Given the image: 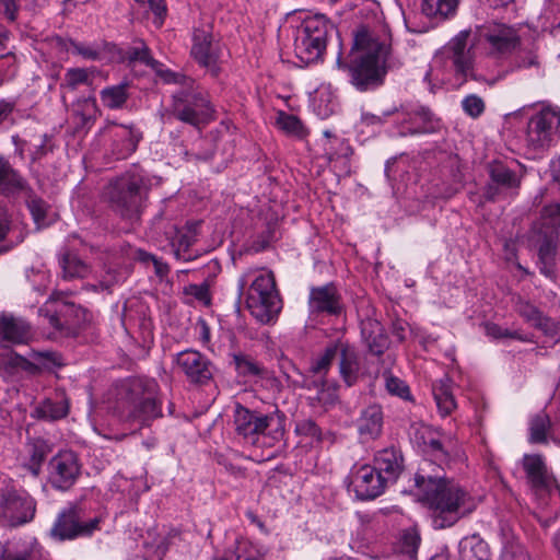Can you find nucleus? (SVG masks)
<instances>
[{
	"mask_svg": "<svg viewBox=\"0 0 560 560\" xmlns=\"http://www.w3.org/2000/svg\"><path fill=\"white\" fill-rule=\"evenodd\" d=\"M357 425L359 434L365 440L378 438L383 428V411L381 406L371 405L363 409Z\"/></svg>",
	"mask_w": 560,
	"mask_h": 560,
	"instance_id": "obj_31",
	"label": "nucleus"
},
{
	"mask_svg": "<svg viewBox=\"0 0 560 560\" xmlns=\"http://www.w3.org/2000/svg\"><path fill=\"white\" fill-rule=\"evenodd\" d=\"M246 294L250 314L260 323H270L281 311L282 301L272 272L247 270L237 280V303Z\"/></svg>",
	"mask_w": 560,
	"mask_h": 560,
	"instance_id": "obj_5",
	"label": "nucleus"
},
{
	"mask_svg": "<svg viewBox=\"0 0 560 560\" xmlns=\"http://www.w3.org/2000/svg\"><path fill=\"white\" fill-rule=\"evenodd\" d=\"M522 464L526 472V478L535 490H550L555 479L548 472L540 455H524Z\"/></svg>",
	"mask_w": 560,
	"mask_h": 560,
	"instance_id": "obj_27",
	"label": "nucleus"
},
{
	"mask_svg": "<svg viewBox=\"0 0 560 560\" xmlns=\"http://www.w3.org/2000/svg\"><path fill=\"white\" fill-rule=\"evenodd\" d=\"M31 325L21 317L0 314V347L10 348L13 345H26L32 339Z\"/></svg>",
	"mask_w": 560,
	"mask_h": 560,
	"instance_id": "obj_21",
	"label": "nucleus"
},
{
	"mask_svg": "<svg viewBox=\"0 0 560 560\" xmlns=\"http://www.w3.org/2000/svg\"><path fill=\"white\" fill-rule=\"evenodd\" d=\"M72 47L77 54L83 56L86 59L95 60L98 57L97 50L90 46H85L81 43H72Z\"/></svg>",
	"mask_w": 560,
	"mask_h": 560,
	"instance_id": "obj_63",
	"label": "nucleus"
},
{
	"mask_svg": "<svg viewBox=\"0 0 560 560\" xmlns=\"http://www.w3.org/2000/svg\"><path fill=\"white\" fill-rule=\"evenodd\" d=\"M339 374L348 387L357 384L361 376L360 357L354 347L347 342L339 345L338 352Z\"/></svg>",
	"mask_w": 560,
	"mask_h": 560,
	"instance_id": "obj_26",
	"label": "nucleus"
},
{
	"mask_svg": "<svg viewBox=\"0 0 560 560\" xmlns=\"http://www.w3.org/2000/svg\"><path fill=\"white\" fill-rule=\"evenodd\" d=\"M335 32L334 23L324 14L305 18L296 30L295 38L326 48L328 36Z\"/></svg>",
	"mask_w": 560,
	"mask_h": 560,
	"instance_id": "obj_20",
	"label": "nucleus"
},
{
	"mask_svg": "<svg viewBox=\"0 0 560 560\" xmlns=\"http://www.w3.org/2000/svg\"><path fill=\"white\" fill-rule=\"evenodd\" d=\"M167 82H189L188 89H182L173 95L172 114L185 124L199 127L212 118L213 107L207 92L194 88V81L182 74L168 73Z\"/></svg>",
	"mask_w": 560,
	"mask_h": 560,
	"instance_id": "obj_8",
	"label": "nucleus"
},
{
	"mask_svg": "<svg viewBox=\"0 0 560 560\" xmlns=\"http://www.w3.org/2000/svg\"><path fill=\"white\" fill-rule=\"evenodd\" d=\"M385 376V386L388 393L396 395L402 399L410 398V390L407 384L398 377H395L390 374H384Z\"/></svg>",
	"mask_w": 560,
	"mask_h": 560,
	"instance_id": "obj_57",
	"label": "nucleus"
},
{
	"mask_svg": "<svg viewBox=\"0 0 560 560\" xmlns=\"http://www.w3.org/2000/svg\"><path fill=\"white\" fill-rule=\"evenodd\" d=\"M361 332L371 353L381 355L388 348V338L380 322L375 319L362 322Z\"/></svg>",
	"mask_w": 560,
	"mask_h": 560,
	"instance_id": "obj_34",
	"label": "nucleus"
},
{
	"mask_svg": "<svg viewBox=\"0 0 560 560\" xmlns=\"http://www.w3.org/2000/svg\"><path fill=\"white\" fill-rule=\"evenodd\" d=\"M277 126L281 130L291 135H299L302 130V124L296 116L285 114L282 112L279 114L277 118Z\"/></svg>",
	"mask_w": 560,
	"mask_h": 560,
	"instance_id": "obj_58",
	"label": "nucleus"
},
{
	"mask_svg": "<svg viewBox=\"0 0 560 560\" xmlns=\"http://www.w3.org/2000/svg\"><path fill=\"white\" fill-rule=\"evenodd\" d=\"M10 230V217L7 208L0 203V242L3 241Z\"/></svg>",
	"mask_w": 560,
	"mask_h": 560,
	"instance_id": "obj_62",
	"label": "nucleus"
},
{
	"mask_svg": "<svg viewBox=\"0 0 560 560\" xmlns=\"http://www.w3.org/2000/svg\"><path fill=\"white\" fill-rule=\"evenodd\" d=\"M458 0H423L422 12L430 18L446 19L457 9Z\"/></svg>",
	"mask_w": 560,
	"mask_h": 560,
	"instance_id": "obj_45",
	"label": "nucleus"
},
{
	"mask_svg": "<svg viewBox=\"0 0 560 560\" xmlns=\"http://www.w3.org/2000/svg\"><path fill=\"white\" fill-rule=\"evenodd\" d=\"M130 271L120 265H106L96 283H89L84 288L93 292L113 293L115 287L120 285L129 277Z\"/></svg>",
	"mask_w": 560,
	"mask_h": 560,
	"instance_id": "obj_29",
	"label": "nucleus"
},
{
	"mask_svg": "<svg viewBox=\"0 0 560 560\" xmlns=\"http://www.w3.org/2000/svg\"><path fill=\"white\" fill-rule=\"evenodd\" d=\"M420 535L416 529H406L404 530L400 538V550L401 552L413 557L420 545Z\"/></svg>",
	"mask_w": 560,
	"mask_h": 560,
	"instance_id": "obj_54",
	"label": "nucleus"
},
{
	"mask_svg": "<svg viewBox=\"0 0 560 560\" xmlns=\"http://www.w3.org/2000/svg\"><path fill=\"white\" fill-rule=\"evenodd\" d=\"M147 4L155 15L154 24L162 26L167 11L165 0H148Z\"/></svg>",
	"mask_w": 560,
	"mask_h": 560,
	"instance_id": "obj_61",
	"label": "nucleus"
},
{
	"mask_svg": "<svg viewBox=\"0 0 560 560\" xmlns=\"http://www.w3.org/2000/svg\"><path fill=\"white\" fill-rule=\"evenodd\" d=\"M48 452V445L44 441L37 440L32 443L30 450L28 469L33 475L37 476L39 474L40 466L45 460Z\"/></svg>",
	"mask_w": 560,
	"mask_h": 560,
	"instance_id": "obj_50",
	"label": "nucleus"
},
{
	"mask_svg": "<svg viewBox=\"0 0 560 560\" xmlns=\"http://www.w3.org/2000/svg\"><path fill=\"white\" fill-rule=\"evenodd\" d=\"M415 485L434 528L451 527L476 509L474 498L451 479L416 474Z\"/></svg>",
	"mask_w": 560,
	"mask_h": 560,
	"instance_id": "obj_2",
	"label": "nucleus"
},
{
	"mask_svg": "<svg viewBox=\"0 0 560 560\" xmlns=\"http://www.w3.org/2000/svg\"><path fill=\"white\" fill-rule=\"evenodd\" d=\"M67 295L62 291H54L48 303L56 302L58 306L55 314L47 315L48 323L61 336L75 337L88 320L86 310L72 302L63 301Z\"/></svg>",
	"mask_w": 560,
	"mask_h": 560,
	"instance_id": "obj_12",
	"label": "nucleus"
},
{
	"mask_svg": "<svg viewBox=\"0 0 560 560\" xmlns=\"http://www.w3.org/2000/svg\"><path fill=\"white\" fill-rule=\"evenodd\" d=\"M36 513V501L26 491L0 489V526L18 527L31 522Z\"/></svg>",
	"mask_w": 560,
	"mask_h": 560,
	"instance_id": "obj_11",
	"label": "nucleus"
},
{
	"mask_svg": "<svg viewBox=\"0 0 560 560\" xmlns=\"http://www.w3.org/2000/svg\"><path fill=\"white\" fill-rule=\"evenodd\" d=\"M37 362H31L13 351L0 353V373L12 376L19 371L37 373L40 368L51 370L63 365L61 357L56 352H35L33 355Z\"/></svg>",
	"mask_w": 560,
	"mask_h": 560,
	"instance_id": "obj_17",
	"label": "nucleus"
},
{
	"mask_svg": "<svg viewBox=\"0 0 560 560\" xmlns=\"http://www.w3.org/2000/svg\"><path fill=\"white\" fill-rule=\"evenodd\" d=\"M128 88L127 83H120L103 89L101 91L102 104L109 109L122 108L129 98Z\"/></svg>",
	"mask_w": 560,
	"mask_h": 560,
	"instance_id": "obj_39",
	"label": "nucleus"
},
{
	"mask_svg": "<svg viewBox=\"0 0 560 560\" xmlns=\"http://www.w3.org/2000/svg\"><path fill=\"white\" fill-rule=\"evenodd\" d=\"M22 196L25 197L26 206L36 222V224H40L45 221L47 214V205L46 202L36 196L33 188L31 187V191H23Z\"/></svg>",
	"mask_w": 560,
	"mask_h": 560,
	"instance_id": "obj_49",
	"label": "nucleus"
},
{
	"mask_svg": "<svg viewBox=\"0 0 560 560\" xmlns=\"http://www.w3.org/2000/svg\"><path fill=\"white\" fill-rule=\"evenodd\" d=\"M233 362L237 373L245 377H265L266 369L245 353L233 354Z\"/></svg>",
	"mask_w": 560,
	"mask_h": 560,
	"instance_id": "obj_42",
	"label": "nucleus"
},
{
	"mask_svg": "<svg viewBox=\"0 0 560 560\" xmlns=\"http://www.w3.org/2000/svg\"><path fill=\"white\" fill-rule=\"evenodd\" d=\"M462 108L466 115L476 119L483 114L486 104L480 96L476 94H469L462 101Z\"/></svg>",
	"mask_w": 560,
	"mask_h": 560,
	"instance_id": "obj_53",
	"label": "nucleus"
},
{
	"mask_svg": "<svg viewBox=\"0 0 560 560\" xmlns=\"http://www.w3.org/2000/svg\"><path fill=\"white\" fill-rule=\"evenodd\" d=\"M159 385L154 380L130 377L122 381L117 388V404L126 421L137 422L142 427L162 417L156 399Z\"/></svg>",
	"mask_w": 560,
	"mask_h": 560,
	"instance_id": "obj_4",
	"label": "nucleus"
},
{
	"mask_svg": "<svg viewBox=\"0 0 560 560\" xmlns=\"http://www.w3.org/2000/svg\"><path fill=\"white\" fill-rule=\"evenodd\" d=\"M460 560H490L488 545L475 537L465 539L460 544Z\"/></svg>",
	"mask_w": 560,
	"mask_h": 560,
	"instance_id": "obj_44",
	"label": "nucleus"
},
{
	"mask_svg": "<svg viewBox=\"0 0 560 560\" xmlns=\"http://www.w3.org/2000/svg\"><path fill=\"white\" fill-rule=\"evenodd\" d=\"M58 264L65 280L83 279L91 272L90 266L78 254L68 249L58 255Z\"/></svg>",
	"mask_w": 560,
	"mask_h": 560,
	"instance_id": "obj_36",
	"label": "nucleus"
},
{
	"mask_svg": "<svg viewBox=\"0 0 560 560\" xmlns=\"http://www.w3.org/2000/svg\"><path fill=\"white\" fill-rule=\"evenodd\" d=\"M186 293L194 296L199 302H202L205 304H210L211 296H210V290L209 284L203 282L201 284H189L186 288Z\"/></svg>",
	"mask_w": 560,
	"mask_h": 560,
	"instance_id": "obj_60",
	"label": "nucleus"
},
{
	"mask_svg": "<svg viewBox=\"0 0 560 560\" xmlns=\"http://www.w3.org/2000/svg\"><path fill=\"white\" fill-rule=\"evenodd\" d=\"M213 560H265V556L249 540L237 539L233 549L228 550L222 557L213 558Z\"/></svg>",
	"mask_w": 560,
	"mask_h": 560,
	"instance_id": "obj_37",
	"label": "nucleus"
},
{
	"mask_svg": "<svg viewBox=\"0 0 560 560\" xmlns=\"http://www.w3.org/2000/svg\"><path fill=\"white\" fill-rule=\"evenodd\" d=\"M325 49L324 46H317L296 38L294 39V54L302 66H308L318 61L323 57Z\"/></svg>",
	"mask_w": 560,
	"mask_h": 560,
	"instance_id": "obj_43",
	"label": "nucleus"
},
{
	"mask_svg": "<svg viewBox=\"0 0 560 560\" xmlns=\"http://www.w3.org/2000/svg\"><path fill=\"white\" fill-rule=\"evenodd\" d=\"M97 106L96 101L93 97H86L79 100L73 105V116L77 119L78 128L90 127L96 118Z\"/></svg>",
	"mask_w": 560,
	"mask_h": 560,
	"instance_id": "obj_41",
	"label": "nucleus"
},
{
	"mask_svg": "<svg viewBox=\"0 0 560 560\" xmlns=\"http://www.w3.org/2000/svg\"><path fill=\"white\" fill-rule=\"evenodd\" d=\"M560 228V202L545 206L533 225L530 242L537 248L539 269L546 277H556V255Z\"/></svg>",
	"mask_w": 560,
	"mask_h": 560,
	"instance_id": "obj_7",
	"label": "nucleus"
},
{
	"mask_svg": "<svg viewBox=\"0 0 560 560\" xmlns=\"http://www.w3.org/2000/svg\"><path fill=\"white\" fill-rule=\"evenodd\" d=\"M479 36L487 43L489 54L495 57L512 54L521 44L517 30L500 22L482 25Z\"/></svg>",
	"mask_w": 560,
	"mask_h": 560,
	"instance_id": "obj_16",
	"label": "nucleus"
},
{
	"mask_svg": "<svg viewBox=\"0 0 560 560\" xmlns=\"http://www.w3.org/2000/svg\"><path fill=\"white\" fill-rule=\"evenodd\" d=\"M432 394L441 417H447L456 409L453 381L448 376L445 375L432 384Z\"/></svg>",
	"mask_w": 560,
	"mask_h": 560,
	"instance_id": "obj_32",
	"label": "nucleus"
},
{
	"mask_svg": "<svg viewBox=\"0 0 560 560\" xmlns=\"http://www.w3.org/2000/svg\"><path fill=\"white\" fill-rule=\"evenodd\" d=\"M310 308L316 313L339 315L342 311L340 296L332 283L313 288L310 293Z\"/></svg>",
	"mask_w": 560,
	"mask_h": 560,
	"instance_id": "obj_24",
	"label": "nucleus"
},
{
	"mask_svg": "<svg viewBox=\"0 0 560 560\" xmlns=\"http://www.w3.org/2000/svg\"><path fill=\"white\" fill-rule=\"evenodd\" d=\"M81 475V464L72 451L56 454L48 465V479L52 488L60 491L70 490Z\"/></svg>",
	"mask_w": 560,
	"mask_h": 560,
	"instance_id": "obj_18",
	"label": "nucleus"
},
{
	"mask_svg": "<svg viewBox=\"0 0 560 560\" xmlns=\"http://www.w3.org/2000/svg\"><path fill=\"white\" fill-rule=\"evenodd\" d=\"M470 31H462L444 47V54L458 85L474 75V44H469Z\"/></svg>",
	"mask_w": 560,
	"mask_h": 560,
	"instance_id": "obj_14",
	"label": "nucleus"
},
{
	"mask_svg": "<svg viewBox=\"0 0 560 560\" xmlns=\"http://www.w3.org/2000/svg\"><path fill=\"white\" fill-rule=\"evenodd\" d=\"M339 345H340V341L331 343L328 347H326L323 354L319 355L317 359H315L312 362V364L310 366V372L311 373H319V374L327 376V373L330 370L332 361L336 358H338Z\"/></svg>",
	"mask_w": 560,
	"mask_h": 560,
	"instance_id": "obj_46",
	"label": "nucleus"
},
{
	"mask_svg": "<svg viewBox=\"0 0 560 560\" xmlns=\"http://www.w3.org/2000/svg\"><path fill=\"white\" fill-rule=\"evenodd\" d=\"M405 115V122L409 124L410 127L402 135L433 133L441 127L440 119L427 106H416L406 110Z\"/></svg>",
	"mask_w": 560,
	"mask_h": 560,
	"instance_id": "obj_25",
	"label": "nucleus"
},
{
	"mask_svg": "<svg viewBox=\"0 0 560 560\" xmlns=\"http://www.w3.org/2000/svg\"><path fill=\"white\" fill-rule=\"evenodd\" d=\"M551 427V422L549 416L546 412H539L536 415L532 421L529 427V440L533 443H544L546 442L547 432Z\"/></svg>",
	"mask_w": 560,
	"mask_h": 560,
	"instance_id": "obj_48",
	"label": "nucleus"
},
{
	"mask_svg": "<svg viewBox=\"0 0 560 560\" xmlns=\"http://www.w3.org/2000/svg\"><path fill=\"white\" fill-rule=\"evenodd\" d=\"M0 560H43V547L36 538L22 540L14 549L2 546Z\"/></svg>",
	"mask_w": 560,
	"mask_h": 560,
	"instance_id": "obj_35",
	"label": "nucleus"
},
{
	"mask_svg": "<svg viewBox=\"0 0 560 560\" xmlns=\"http://www.w3.org/2000/svg\"><path fill=\"white\" fill-rule=\"evenodd\" d=\"M173 362L177 373L191 385L205 386L213 380L214 364L198 350H183L174 355Z\"/></svg>",
	"mask_w": 560,
	"mask_h": 560,
	"instance_id": "obj_15",
	"label": "nucleus"
},
{
	"mask_svg": "<svg viewBox=\"0 0 560 560\" xmlns=\"http://www.w3.org/2000/svg\"><path fill=\"white\" fill-rule=\"evenodd\" d=\"M14 109V103L5 100H0V122L11 115Z\"/></svg>",
	"mask_w": 560,
	"mask_h": 560,
	"instance_id": "obj_64",
	"label": "nucleus"
},
{
	"mask_svg": "<svg viewBox=\"0 0 560 560\" xmlns=\"http://www.w3.org/2000/svg\"><path fill=\"white\" fill-rule=\"evenodd\" d=\"M402 455L395 447L380 451L375 456V465L377 470L384 475L387 482H394L402 470Z\"/></svg>",
	"mask_w": 560,
	"mask_h": 560,
	"instance_id": "obj_30",
	"label": "nucleus"
},
{
	"mask_svg": "<svg viewBox=\"0 0 560 560\" xmlns=\"http://www.w3.org/2000/svg\"><path fill=\"white\" fill-rule=\"evenodd\" d=\"M485 328H486L487 336L492 337L494 339L512 338V339H517L521 341L528 340V338L526 336H523L517 330H510L508 328H503L493 323H488Z\"/></svg>",
	"mask_w": 560,
	"mask_h": 560,
	"instance_id": "obj_56",
	"label": "nucleus"
},
{
	"mask_svg": "<svg viewBox=\"0 0 560 560\" xmlns=\"http://www.w3.org/2000/svg\"><path fill=\"white\" fill-rule=\"evenodd\" d=\"M491 180L504 188H516L520 186V178L516 173L510 170L502 162H492L488 166Z\"/></svg>",
	"mask_w": 560,
	"mask_h": 560,
	"instance_id": "obj_40",
	"label": "nucleus"
},
{
	"mask_svg": "<svg viewBox=\"0 0 560 560\" xmlns=\"http://www.w3.org/2000/svg\"><path fill=\"white\" fill-rule=\"evenodd\" d=\"M23 191H31L28 180L7 158L0 155V196L18 199Z\"/></svg>",
	"mask_w": 560,
	"mask_h": 560,
	"instance_id": "obj_22",
	"label": "nucleus"
},
{
	"mask_svg": "<svg viewBox=\"0 0 560 560\" xmlns=\"http://www.w3.org/2000/svg\"><path fill=\"white\" fill-rule=\"evenodd\" d=\"M514 69H540V61L534 49H520L513 58Z\"/></svg>",
	"mask_w": 560,
	"mask_h": 560,
	"instance_id": "obj_51",
	"label": "nucleus"
},
{
	"mask_svg": "<svg viewBox=\"0 0 560 560\" xmlns=\"http://www.w3.org/2000/svg\"><path fill=\"white\" fill-rule=\"evenodd\" d=\"M101 516L86 517L85 510L78 503H70L57 514L49 536L57 541L91 537L100 530Z\"/></svg>",
	"mask_w": 560,
	"mask_h": 560,
	"instance_id": "obj_10",
	"label": "nucleus"
},
{
	"mask_svg": "<svg viewBox=\"0 0 560 560\" xmlns=\"http://www.w3.org/2000/svg\"><path fill=\"white\" fill-rule=\"evenodd\" d=\"M236 436L253 446H273L284 435V416L262 412L236 404L233 415Z\"/></svg>",
	"mask_w": 560,
	"mask_h": 560,
	"instance_id": "obj_6",
	"label": "nucleus"
},
{
	"mask_svg": "<svg viewBox=\"0 0 560 560\" xmlns=\"http://www.w3.org/2000/svg\"><path fill=\"white\" fill-rule=\"evenodd\" d=\"M517 312L528 324L542 330L546 335L551 337L558 336L559 326L529 302H520Z\"/></svg>",
	"mask_w": 560,
	"mask_h": 560,
	"instance_id": "obj_33",
	"label": "nucleus"
},
{
	"mask_svg": "<svg viewBox=\"0 0 560 560\" xmlns=\"http://www.w3.org/2000/svg\"><path fill=\"white\" fill-rule=\"evenodd\" d=\"M350 478L355 495L360 500L377 498L384 492L388 483L384 475L374 466L370 465L354 467Z\"/></svg>",
	"mask_w": 560,
	"mask_h": 560,
	"instance_id": "obj_19",
	"label": "nucleus"
},
{
	"mask_svg": "<svg viewBox=\"0 0 560 560\" xmlns=\"http://www.w3.org/2000/svg\"><path fill=\"white\" fill-rule=\"evenodd\" d=\"M125 59L129 62H141L154 70H158L161 63L150 54V49L143 43L138 46L129 47L125 52Z\"/></svg>",
	"mask_w": 560,
	"mask_h": 560,
	"instance_id": "obj_47",
	"label": "nucleus"
},
{
	"mask_svg": "<svg viewBox=\"0 0 560 560\" xmlns=\"http://www.w3.org/2000/svg\"><path fill=\"white\" fill-rule=\"evenodd\" d=\"M151 189V179L142 170L131 168L112 178L102 190V200L122 220L140 218Z\"/></svg>",
	"mask_w": 560,
	"mask_h": 560,
	"instance_id": "obj_3",
	"label": "nucleus"
},
{
	"mask_svg": "<svg viewBox=\"0 0 560 560\" xmlns=\"http://www.w3.org/2000/svg\"><path fill=\"white\" fill-rule=\"evenodd\" d=\"M140 139L141 133L131 126H117L113 130V154L117 160L127 159L137 150Z\"/></svg>",
	"mask_w": 560,
	"mask_h": 560,
	"instance_id": "obj_28",
	"label": "nucleus"
},
{
	"mask_svg": "<svg viewBox=\"0 0 560 560\" xmlns=\"http://www.w3.org/2000/svg\"><path fill=\"white\" fill-rule=\"evenodd\" d=\"M90 75L86 69L71 68L65 74V85L70 90H75L81 84H88Z\"/></svg>",
	"mask_w": 560,
	"mask_h": 560,
	"instance_id": "obj_55",
	"label": "nucleus"
},
{
	"mask_svg": "<svg viewBox=\"0 0 560 560\" xmlns=\"http://www.w3.org/2000/svg\"><path fill=\"white\" fill-rule=\"evenodd\" d=\"M559 139L560 107H544L529 118L525 133V144L529 152L541 154Z\"/></svg>",
	"mask_w": 560,
	"mask_h": 560,
	"instance_id": "obj_9",
	"label": "nucleus"
},
{
	"mask_svg": "<svg viewBox=\"0 0 560 560\" xmlns=\"http://www.w3.org/2000/svg\"><path fill=\"white\" fill-rule=\"evenodd\" d=\"M337 67L347 73L349 83L359 92L381 88L389 70L401 63L393 57L392 33L386 26H360L353 33L351 49L343 60L337 57Z\"/></svg>",
	"mask_w": 560,
	"mask_h": 560,
	"instance_id": "obj_1",
	"label": "nucleus"
},
{
	"mask_svg": "<svg viewBox=\"0 0 560 560\" xmlns=\"http://www.w3.org/2000/svg\"><path fill=\"white\" fill-rule=\"evenodd\" d=\"M69 412V404L66 398L58 400L45 399L34 410V416L46 421H56L65 418Z\"/></svg>",
	"mask_w": 560,
	"mask_h": 560,
	"instance_id": "obj_38",
	"label": "nucleus"
},
{
	"mask_svg": "<svg viewBox=\"0 0 560 560\" xmlns=\"http://www.w3.org/2000/svg\"><path fill=\"white\" fill-rule=\"evenodd\" d=\"M165 233L166 237L172 242L173 246L177 244L178 250H186L195 243V236L189 231H180L173 224L170 225V230Z\"/></svg>",
	"mask_w": 560,
	"mask_h": 560,
	"instance_id": "obj_52",
	"label": "nucleus"
},
{
	"mask_svg": "<svg viewBox=\"0 0 560 560\" xmlns=\"http://www.w3.org/2000/svg\"><path fill=\"white\" fill-rule=\"evenodd\" d=\"M295 386L315 393V399L322 405H332L336 402L337 385L330 384L326 376L319 373L302 375L301 381L293 382Z\"/></svg>",
	"mask_w": 560,
	"mask_h": 560,
	"instance_id": "obj_23",
	"label": "nucleus"
},
{
	"mask_svg": "<svg viewBox=\"0 0 560 560\" xmlns=\"http://www.w3.org/2000/svg\"><path fill=\"white\" fill-rule=\"evenodd\" d=\"M400 109L397 106H392L381 114L362 113L361 122L365 126H377L386 122L387 118L398 113Z\"/></svg>",
	"mask_w": 560,
	"mask_h": 560,
	"instance_id": "obj_59",
	"label": "nucleus"
},
{
	"mask_svg": "<svg viewBox=\"0 0 560 560\" xmlns=\"http://www.w3.org/2000/svg\"><path fill=\"white\" fill-rule=\"evenodd\" d=\"M190 56L203 68L211 77L217 78L221 73V48L218 42H214L212 26L205 24L195 27L191 37Z\"/></svg>",
	"mask_w": 560,
	"mask_h": 560,
	"instance_id": "obj_13",
	"label": "nucleus"
}]
</instances>
